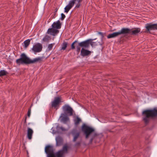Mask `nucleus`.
Here are the masks:
<instances>
[{
    "label": "nucleus",
    "mask_w": 157,
    "mask_h": 157,
    "mask_svg": "<svg viewBox=\"0 0 157 157\" xmlns=\"http://www.w3.org/2000/svg\"><path fill=\"white\" fill-rule=\"evenodd\" d=\"M68 148L69 147L65 145L62 149L55 152L54 147L51 145H47L45 147V152L47 157H64V154L68 153Z\"/></svg>",
    "instance_id": "obj_1"
},
{
    "label": "nucleus",
    "mask_w": 157,
    "mask_h": 157,
    "mask_svg": "<svg viewBox=\"0 0 157 157\" xmlns=\"http://www.w3.org/2000/svg\"><path fill=\"white\" fill-rule=\"evenodd\" d=\"M81 130L85 136L86 139L91 137L89 141L90 143H91L95 137L98 135L97 133L95 132L94 128L86 125L85 124H82Z\"/></svg>",
    "instance_id": "obj_2"
},
{
    "label": "nucleus",
    "mask_w": 157,
    "mask_h": 157,
    "mask_svg": "<svg viewBox=\"0 0 157 157\" xmlns=\"http://www.w3.org/2000/svg\"><path fill=\"white\" fill-rule=\"evenodd\" d=\"M43 59L42 57H38L33 60H31L24 53H23L20 55V58L17 59L16 62L17 64L18 65L21 64H29L37 62H39L42 61Z\"/></svg>",
    "instance_id": "obj_3"
},
{
    "label": "nucleus",
    "mask_w": 157,
    "mask_h": 157,
    "mask_svg": "<svg viewBox=\"0 0 157 157\" xmlns=\"http://www.w3.org/2000/svg\"><path fill=\"white\" fill-rule=\"evenodd\" d=\"M143 121L145 124H148L150 118H153L157 116V109L154 108L152 109H147L144 110L142 113Z\"/></svg>",
    "instance_id": "obj_4"
},
{
    "label": "nucleus",
    "mask_w": 157,
    "mask_h": 157,
    "mask_svg": "<svg viewBox=\"0 0 157 157\" xmlns=\"http://www.w3.org/2000/svg\"><path fill=\"white\" fill-rule=\"evenodd\" d=\"M128 31L129 30L127 29L123 28L119 32H114L112 33L109 34L107 36V38L108 39H110L117 37L121 34L124 35V34L128 33Z\"/></svg>",
    "instance_id": "obj_5"
},
{
    "label": "nucleus",
    "mask_w": 157,
    "mask_h": 157,
    "mask_svg": "<svg viewBox=\"0 0 157 157\" xmlns=\"http://www.w3.org/2000/svg\"><path fill=\"white\" fill-rule=\"evenodd\" d=\"M62 109L66 115L68 116H72L73 115V109L69 105H65L62 107Z\"/></svg>",
    "instance_id": "obj_6"
},
{
    "label": "nucleus",
    "mask_w": 157,
    "mask_h": 157,
    "mask_svg": "<svg viewBox=\"0 0 157 157\" xmlns=\"http://www.w3.org/2000/svg\"><path fill=\"white\" fill-rule=\"evenodd\" d=\"M157 23L152 24L151 23H147L146 25L145 33H150L151 30H157Z\"/></svg>",
    "instance_id": "obj_7"
},
{
    "label": "nucleus",
    "mask_w": 157,
    "mask_h": 157,
    "mask_svg": "<svg viewBox=\"0 0 157 157\" xmlns=\"http://www.w3.org/2000/svg\"><path fill=\"white\" fill-rule=\"evenodd\" d=\"M61 102V98L60 97H55L54 100L52 102V107L55 108H56L57 109L59 107L60 103Z\"/></svg>",
    "instance_id": "obj_8"
},
{
    "label": "nucleus",
    "mask_w": 157,
    "mask_h": 157,
    "mask_svg": "<svg viewBox=\"0 0 157 157\" xmlns=\"http://www.w3.org/2000/svg\"><path fill=\"white\" fill-rule=\"evenodd\" d=\"M124 28L127 29L129 30L128 32V33L124 34V35H126L130 34L132 35H136L138 33H140L141 31L140 29L139 28H134L132 29L125 28Z\"/></svg>",
    "instance_id": "obj_9"
},
{
    "label": "nucleus",
    "mask_w": 157,
    "mask_h": 157,
    "mask_svg": "<svg viewBox=\"0 0 157 157\" xmlns=\"http://www.w3.org/2000/svg\"><path fill=\"white\" fill-rule=\"evenodd\" d=\"M42 45L40 43H37L33 45L32 50L35 53L40 52L42 50Z\"/></svg>",
    "instance_id": "obj_10"
},
{
    "label": "nucleus",
    "mask_w": 157,
    "mask_h": 157,
    "mask_svg": "<svg viewBox=\"0 0 157 157\" xmlns=\"http://www.w3.org/2000/svg\"><path fill=\"white\" fill-rule=\"evenodd\" d=\"M76 48V51L78 53L80 52L81 45H80L79 43L78 42L77 40H75L74 42L71 44V48L72 49H74Z\"/></svg>",
    "instance_id": "obj_11"
},
{
    "label": "nucleus",
    "mask_w": 157,
    "mask_h": 157,
    "mask_svg": "<svg viewBox=\"0 0 157 157\" xmlns=\"http://www.w3.org/2000/svg\"><path fill=\"white\" fill-rule=\"evenodd\" d=\"M76 0H72L69 2L68 4L64 8L65 12L67 13L68 12L69 10L74 6Z\"/></svg>",
    "instance_id": "obj_12"
},
{
    "label": "nucleus",
    "mask_w": 157,
    "mask_h": 157,
    "mask_svg": "<svg viewBox=\"0 0 157 157\" xmlns=\"http://www.w3.org/2000/svg\"><path fill=\"white\" fill-rule=\"evenodd\" d=\"M91 52L88 50L84 48H82L81 50V55L85 57L87 56H89L91 55Z\"/></svg>",
    "instance_id": "obj_13"
},
{
    "label": "nucleus",
    "mask_w": 157,
    "mask_h": 157,
    "mask_svg": "<svg viewBox=\"0 0 157 157\" xmlns=\"http://www.w3.org/2000/svg\"><path fill=\"white\" fill-rule=\"evenodd\" d=\"M71 134L73 136V141L75 142L80 136V132H78L76 130H73L71 132Z\"/></svg>",
    "instance_id": "obj_14"
},
{
    "label": "nucleus",
    "mask_w": 157,
    "mask_h": 157,
    "mask_svg": "<svg viewBox=\"0 0 157 157\" xmlns=\"http://www.w3.org/2000/svg\"><path fill=\"white\" fill-rule=\"evenodd\" d=\"M90 40L88 39L85 41L80 42V45H81V47H82V48H89V43H90L89 42Z\"/></svg>",
    "instance_id": "obj_15"
},
{
    "label": "nucleus",
    "mask_w": 157,
    "mask_h": 157,
    "mask_svg": "<svg viewBox=\"0 0 157 157\" xmlns=\"http://www.w3.org/2000/svg\"><path fill=\"white\" fill-rule=\"evenodd\" d=\"M56 146L57 147L60 146L62 145L63 144V139L62 137L58 136L56 138Z\"/></svg>",
    "instance_id": "obj_16"
},
{
    "label": "nucleus",
    "mask_w": 157,
    "mask_h": 157,
    "mask_svg": "<svg viewBox=\"0 0 157 157\" xmlns=\"http://www.w3.org/2000/svg\"><path fill=\"white\" fill-rule=\"evenodd\" d=\"M52 26L53 28L56 29H59L61 28V24L60 21L58 20L56 22H54Z\"/></svg>",
    "instance_id": "obj_17"
},
{
    "label": "nucleus",
    "mask_w": 157,
    "mask_h": 157,
    "mask_svg": "<svg viewBox=\"0 0 157 157\" xmlns=\"http://www.w3.org/2000/svg\"><path fill=\"white\" fill-rule=\"evenodd\" d=\"M59 32L58 30L52 28H49L48 29L47 33L48 34L50 33L51 35L55 36V34L58 33Z\"/></svg>",
    "instance_id": "obj_18"
},
{
    "label": "nucleus",
    "mask_w": 157,
    "mask_h": 157,
    "mask_svg": "<svg viewBox=\"0 0 157 157\" xmlns=\"http://www.w3.org/2000/svg\"><path fill=\"white\" fill-rule=\"evenodd\" d=\"M33 133V130L30 128H28L27 130V137L29 140L32 138V136Z\"/></svg>",
    "instance_id": "obj_19"
},
{
    "label": "nucleus",
    "mask_w": 157,
    "mask_h": 157,
    "mask_svg": "<svg viewBox=\"0 0 157 157\" xmlns=\"http://www.w3.org/2000/svg\"><path fill=\"white\" fill-rule=\"evenodd\" d=\"M81 121V120L80 118L78 117H77L76 118L75 120V125H78Z\"/></svg>",
    "instance_id": "obj_20"
},
{
    "label": "nucleus",
    "mask_w": 157,
    "mask_h": 157,
    "mask_svg": "<svg viewBox=\"0 0 157 157\" xmlns=\"http://www.w3.org/2000/svg\"><path fill=\"white\" fill-rule=\"evenodd\" d=\"M8 74V73L4 70H2L0 71V77L6 75Z\"/></svg>",
    "instance_id": "obj_21"
},
{
    "label": "nucleus",
    "mask_w": 157,
    "mask_h": 157,
    "mask_svg": "<svg viewBox=\"0 0 157 157\" xmlns=\"http://www.w3.org/2000/svg\"><path fill=\"white\" fill-rule=\"evenodd\" d=\"M30 40L29 39H28L25 41L24 42L25 48H27L29 44Z\"/></svg>",
    "instance_id": "obj_22"
},
{
    "label": "nucleus",
    "mask_w": 157,
    "mask_h": 157,
    "mask_svg": "<svg viewBox=\"0 0 157 157\" xmlns=\"http://www.w3.org/2000/svg\"><path fill=\"white\" fill-rule=\"evenodd\" d=\"M67 42H63L62 45V49L63 50H65L66 48L67 47Z\"/></svg>",
    "instance_id": "obj_23"
},
{
    "label": "nucleus",
    "mask_w": 157,
    "mask_h": 157,
    "mask_svg": "<svg viewBox=\"0 0 157 157\" xmlns=\"http://www.w3.org/2000/svg\"><path fill=\"white\" fill-rule=\"evenodd\" d=\"M50 39V37L48 36H46L42 40L44 41H48Z\"/></svg>",
    "instance_id": "obj_24"
},
{
    "label": "nucleus",
    "mask_w": 157,
    "mask_h": 157,
    "mask_svg": "<svg viewBox=\"0 0 157 157\" xmlns=\"http://www.w3.org/2000/svg\"><path fill=\"white\" fill-rule=\"evenodd\" d=\"M55 44V43L51 44H49L48 46V51H49L51 50L53 48V45Z\"/></svg>",
    "instance_id": "obj_25"
},
{
    "label": "nucleus",
    "mask_w": 157,
    "mask_h": 157,
    "mask_svg": "<svg viewBox=\"0 0 157 157\" xmlns=\"http://www.w3.org/2000/svg\"><path fill=\"white\" fill-rule=\"evenodd\" d=\"M67 115H66L65 116L63 117L62 118V120L64 122H66L69 120V118L67 116Z\"/></svg>",
    "instance_id": "obj_26"
},
{
    "label": "nucleus",
    "mask_w": 157,
    "mask_h": 157,
    "mask_svg": "<svg viewBox=\"0 0 157 157\" xmlns=\"http://www.w3.org/2000/svg\"><path fill=\"white\" fill-rule=\"evenodd\" d=\"M77 1H78V3L76 4V6L75 7V8H78L80 7V6H81L80 3L82 2H79V0H77Z\"/></svg>",
    "instance_id": "obj_27"
},
{
    "label": "nucleus",
    "mask_w": 157,
    "mask_h": 157,
    "mask_svg": "<svg viewBox=\"0 0 157 157\" xmlns=\"http://www.w3.org/2000/svg\"><path fill=\"white\" fill-rule=\"evenodd\" d=\"M89 40H90V42H89L90 43H89V47H90V44L91 45L92 47H93V45H94V42L92 41V40H93L91 39H89Z\"/></svg>",
    "instance_id": "obj_28"
},
{
    "label": "nucleus",
    "mask_w": 157,
    "mask_h": 157,
    "mask_svg": "<svg viewBox=\"0 0 157 157\" xmlns=\"http://www.w3.org/2000/svg\"><path fill=\"white\" fill-rule=\"evenodd\" d=\"M81 142H77L75 144V147H78L80 146Z\"/></svg>",
    "instance_id": "obj_29"
},
{
    "label": "nucleus",
    "mask_w": 157,
    "mask_h": 157,
    "mask_svg": "<svg viewBox=\"0 0 157 157\" xmlns=\"http://www.w3.org/2000/svg\"><path fill=\"white\" fill-rule=\"evenodd\" d=\"M65 17V15L63 13H62L61 14V17L60 18V19L61 20L63 21Z\"/></svg>",
    "instance_id": "obj_30"
},
{
    "label": "nucleus",
    "mask_w": 157,
    "mask_h": 157,
    "mask_svg": "<svg viewBox=\"0 0 157 157\" xmlns=\"http://www.w3.org/2000/svg\"><path fill=\"white\" fill-rule=\"evenodd\" d=\"M31 109L30 108L28 109L27 113V116L28 117H29L30 115Z\"/></svg>",
    "instance_id": "obj_31"
},
{
    "label": "nucleus",
    "mask_w": 157,
    "mask_h": 157,
    "mask_svg": "<svg viewBox=\"0 0 157 157\" xmlns=\"http://www.w3.org/2000/svg\"><path fill=\"white\" fill-rule=\"evenodd\" d=\"M98 34H100V35L101 36L102 38H103L104 37V35L103 33L102 32H98Z\"/></svg>",
    "instance_id": "obj_32"
},
{
    "label": "nucleus",
    "mask_w": 157,
    "mask_h": 157,
    "mask_svg": "<svg viewBox=\"0 0 157 157\" xmlns=\"http://www.w3.org/2000/svg\"><path fill=\"white\" fill-rule=\"evenodd\" d=\"M60 128L62 130V131H65L66 130V129L61 127H60Z\"/></svg>",
    "instance_id": "obj_33"
},
{
    "label": "nucleus",
    "mask_w": 157,
    "mask_h": 157,
    "mask_svg": "<svg viewBox=\"0 0 157 157\" xmlns=\"http://www.w3.org/2000/svg\"><path fill=\"white\" fill-rule=\"evenodd\" d=\"M26 118H27V117L26 116L25 117V121H24V123L25 124H26Z\"/></svg>",
    "instance_id": "obj_34"
}]
</instances>
